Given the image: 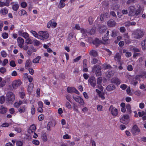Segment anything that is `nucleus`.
<instances>
[{
  "label": "nucleus",
  "mask_w": 146,
  "mask_h": 146,
  "mask_svg": "<svg viewBox=\"0 0 146 146\" xmlns=\"http://www.w3.org/2000/svg\"><path fill=\"white\" fill-rule=\"evenodd\" d=\"M106 31V28L105 27H101L99 28V31L100 33H105Z\"/></svg>",
  "instance_id": "35"
},
{
  "label": "nucleus",
  "mask_w": 146,
  "mask_h": 146,
  "mask_svg": "<svg viewBox=\"0 0 146 146\" xmlns=\"http://www.w3.org/2000/svg\"><path fill=\"white\" fill-rule=\"evenodd\" d=\"M120 121L121 123L123 124H127L129 121V115L128 114L123 115L122 117L120 119Z\"/></svg>",
  "instance_id": "5"
},
{
  "label": "nucleus",
  "mask_w": 146,
  "mask_h": 146,
  "mask_svg": "<svg viewBox=\"0 0 146 146\" xmlns=\"http://www.w3.org/2000/svg\"><path fill=\"white\" fill-rule=\"evenodd\" d=\"M109 31L108 30L106 31V33L104 35V36L102 37V40L104 42H106L108 40L109 37Z\"/></svg>",
  "instance_id": "20"
},
{
  "label": "nucleus",
  "mask_w": 146,
  "mask_h": 146,
  "mask_svg": "<svg viewBox=\"0 0 146 146\" xmlns=\"http://www.w3.org/2000/svg\"><path fill=\"white\" fill-rule=\"evenodd\" d=\"M39 39L46 41L49 37V34L47 31H40L39 32Z\"/></svg>",
  "instance_id": "2"
},
{
  "label": "nucleus",
  "mask_w": 146,
  "mask_h": 146,
  "mask_svg": "<svg viewBox=\"0 0 146 146\" xmlns=\"http://www.w3.org/2000/svg\"><path fill=\"white\" fill-rule=\"evenodd\" d=\"M30 61L29 60H26L25 65V67H29L30 65Z\"/></svg>",
  "instance_id": "53"
},
{
  "label": "nucleus",
  "mask_w": 146,
  "mask_h": 146,
  "mask_svg": "<svg viewBox=\"0 0 146 146\" xmlns=\"http://www.w3.org/2000/svg\"><path fill=\"white\" fill-rule=\"evenodd\" d=\"M41 58V57L40 56H37L33 60V62L35 63H39V60Z\"/></svg>",
  "instance_id": "36"
},
{
  "label": "nucleus",
  "mask_w": 146,
  "mask_h": 146,
  "mask_svg": "<svg viewBox=\"0 0 146 146\" xmlns=\"http://www.w3.org/2000/svg\"><path fill=\"white\" fill-rule=\"evenodd\" d=\"M18 34L19 36L23 37L25 39H26L29 36V34L26 32H24L23 29L19 31Z\"/></svg>",
  "instance_id": "10"
},
{
  "label": "nucleus",
  "mask_w": 146,
  "mask_h": 146,
  "mask_svg": "<svg viewBox=\"0 0 146 146\" xmlns=\"http://www.w3.org/2000/svg\"><path fill=\"white\" fill-rule=\"evenodd\" d=\"M19 15L21 16L23 15H27L26 11L24 9H22L21 10L19 11Z\"/></svg>",
  "instance_id": "38"
},
{
  "label": "nucleus",
  "mask_w": 146,
  "mask_h": 146,
  "mask_svg": "<svg viewBox=\"0 0 146 146\" xmlns=\"http://www.w3.org/2000/svg\"><path fill=\"white\" fill-rule=\"evenodd\" d=\"M8 60L7 59H4L2 62V66H5L6 64L8 63Z\"/></svg>",
  "instance_id": "59"
},
{
  "label": "nucleus",
  "mask_w": 146,
  "mask_h": 146,
  "mask_svg": "<svg viewBox=\"0 0 146 146\" xmlns=\"http://www.w3.org/2000/svg\"><path fill=\"white\" fill-rule=\"evenodd\" d=\"M36 127L34 124L31 125L29 127V129L28 130L27 132L29 133H31L35 132Z\"/></svg>",
  "instance_id": "17"
},
{
  "label": "nucleus",
  "mask_w": 146,
  "mask_h": 146,
  "mask_svg": "<svg viewBox=\"0 0 146 146\" xmlns=\"http://www.w3.org/2000/svg\"><path fill=\"white\" fill-rule=\"evenodd\" d=\"M66 0H60L59 4V8L60 9L63 8L65 6V2Z\"/></svg>",
  "instance_id": "24"
},
{
  "label": "nucleus",
  "mask_w": 146,
  "mask_h": 146,
  "mask_svg": "<svg viewBox=\"0 0 146 146\" xmlns=\"http://www.w3.org/2000/svg\"><path fill=\"white\" fill-rule=\"evenodd\" d=\"M133 34L134 38L139 39L143 37L144 33L143 31L140 29H137L133 32Z\"/></svg>",
  "instance_id": "3"
},
{
  "label": "nucleus",
  "mask_w": 146,
  "mask_h": 146,
  "mask_svg": "<svg viewBox=\"0 0 146 146\" xmlns=\"http://www.w3.org/2000/svg\"><path fill=\"white\" fill-rule=\"evenodd\" d=\"M30 32L35 37L39 39V34H38L37 32L35 31L31 30Z\"/></svg>",
  "instance_id": "29"
},
{
  "label": "nucleus",
  "mask_w": 146,
  "mask_h": 146,
  "mask_svg": "<svg viewBox=\"0 0 146 146\" xmlns=\"http://www.w3.org/2000/svg\"><path fill=\"white\" fill-rule=\"evenodd\" d=\"M121 56L120 54L118 53H117L114 56V59L115 61L117 62L121 60Z\"/></svg>",
  "instance_id": "26"
},
{
  "label": "nucleus",
  "mask_w": 146,
  "mask_h": 146,
  "mask_svg": "<svg viewBox=\"0 0 146 146\" xmlns=\"http://www.w3.org/2000/svg\"><path fill=\"white\" fill-rule=\"evenodd\" d=\"M73 33H70L68 36V40L70 41V40L73 38Z\"/></svg>",
  "instance_id": "49"
},
{
  "label": "nucleus",
  "mask_w": 146,
  "mask_h": 146,
  "mask_svg": "<svg viewBox=\"0 0 146 146\" xmlns=\"http://www.w3.org/2000/svg\"><path fill=\"white\" fill-rule=\"evenodd\" d=\"M44 115L41 114L38 116V119L40 121H41L44 119Z\"/></svg>",
  "instance_id": "57"
},
{
  "label": "nucleus",
  "mask_w": 146,
  "mask_h": 146,
  "mask_svg": "<svg viewBox=\"0 0 146 146\" xmlns=\"http://www.w3.org/2000/svg\"><path fill=\"white\" fill-rule=\"evenodd\" d=\"M19 94L20 98L22 99H23L25 95V93L24 92H20Z\"/></svg>",
  "instance_id": "48"
},
{
  "label": "nucleus",
  "mask_w": 146,
  "mask_h": 146,
  "mask_svg": "<svg viewBox=\"0 0 146 146\" xmlns=\"http://www.w3.org/2000/svg\"><path fill=\"white\" fill-rule=\"evenodd\" d=\"M119 31L117 30L114 29L111 31V36L114 38L115 37L117 36V35Z\"/></svg>",
  "instance_id": "23"
},
{
  "label": "nucleus",
  "mask_w": 146,
  "mask_h": 146,
  "mask_svg": "<svg viewBox=\"0 0 146 146\" xmlns=\"http://www.w3.org/2000/svg\"><path fill=\"white\" fill-rule=\"evenodd\" d=\"M111 83H114L117 86H118L121 83V81L119 79L116 77H114L111 80Z\"/></svg>",
  "instance_id": "14"
},
{
  "label": "nucleus",
  "mask_w": 146,
  "mask_h": 146,
  "mask_svg": "<svg viewBox=\"0 0 146 146\" xmlns=\"http://www.w3.org/2000/svg\"><path fill=\"white\" fill-rule=\"evenodd\" d=\"M102 82V77H99L97 79V84H98L101 85Z\"/></svg>",
  "instance_id": "51"
},
{
  "label": "nucleus",
  "mask_w": 146,
  "mask_h": 146,
  "mask_svg": "<svg viewBox=\"0 0 146 146\" xmlns=\"http://www.w3.org/2000/svg\"><path fill=\"white\" fill-rule=\"evenodd\" d=\"M102 67L99 65H94L92 68V71H95L97 76H101L102 75Z\"/></svg>",
  "instance_id": "4"
},
{
  "label": "nucleus",
  "mask_w": 146,
  "mask_h": 146,
  "mask_svg": "<svg viewBox=\"0 0 146 146\" xmlns=\"http://www.w3.org/2000/svg\"><path fill=\"white\" fill-rule=\"evenodd\" d=\"M73 98L74 100L76 102L78 103L81 105H84V102L82 98L80 97L76 96H73Z\"/></svg>",
  "instance_id": "7"
},
{
  "label": "nucleus",
  "mask_w": 146,
  "mask_h": 146,
  "mask_svg": "<svg viewBox=\"0 0 146 146\" xmlns=\"http://www.w3.org/2000/svg\"><path fill=\"white\" fill-rule=\"evenodd\" d=\"M22 83V82L20 80H15L12 83V86L14 89H16L18 86H20Z\"/></svg>",
  "instance_id": "9"
},
{
  "label": "nucleus",
  "mask_w": 146,
  "mask_h": 146,
  "mask_svg": "<svg viewBox=\"0 0 146 146\" xmlns=\"http://www.w3.org/2000/svg\"><path fill=\"white\" fill-rule=\"evenodd\" d=\"M114 73L113 71L110 69L106 72V76L107 78H110L113 75Z\"/></svg>",
  "instance_id": "18"
},
{
  "label": "nucleus",
  "mask_w": 146,
  "mask_h": 146,
  "mask_svg": "<svg viewBox=\"0 0 146 146\" xmlns=\"http://www.w3.org/2000/svg\"><path fill=\"white\" fill-rule=\"evenodd\" d=\"M27 79L30 83L32 82L33 80V79L32 76H28L27 77Z\"/></svg>",
  "instance_id": "63"
},
{
  "label": "nucleus",
  "mask_w": 146,
  "mask_h": 146,
  "mask_svg": "<svg viewBox=\"0 0 146 146\" xmlns=\"http://www.w3.org/2000/svg\"><path fill=\"white\" fill-rule=\"evenodd\" d=\"M119 30L121 33H123L125 32L126 29L124 27H120Z\"/></svg>",
  "instance_id": "56"
},
{
  "label": "nucleus",
  "mask_w": 146,
  "mask_h": 146,
  "mask_svg": "<svg viewBox=\"0 0 146 146\" xmlns=\"http://www.w3.org/2000/svg\"><path fill=\"white\" fill-rule=\"evenodd\" d=\"M141 44L142 49L144 50H146V38L141 42Z\"/></svg>",
  "instance_id": "32"
},
{
  "label": "nucleus",
  "mask_w": 146,
  "mask_h": 146,
  "mask_svg": "<svg viewBox=\"0 0 146 146\" xmlns=\"http://www.w3.org/2000/svg\"><path fill=\"white\" fill-rule=\"evenodd\" d=\"M109 110L110 111L111 114L113 116H116L118 114L117 110L116 108L113 107L112 105H111L110 106L109 108Z\"/></svg>",
  "instance_id": "8"
},
{
  "label": "nucleus",
  "mask_w": 146,
  "mask_h": 146,
  "mask_svg": "<svg viewBox=\"0 0 146 146\" xmlns=\"http://www.w3.org/2000/svg\"><path fill=\"white\" fill-rule=\"evenodd\" d=\"M9 35L7 33H4L2 34V36L3 39H6L8 37Z\"/></svg>",
  "instance_id": "43"
},
{
  "label": "nucleus",
  "mask_w": 146,
  "mask_h": 146,
  "mask_svg": "<svg viewBox=\"0 0 146 146\" xmlns=\"http://www.w3.org/2000/svg\"><path fill=\"white\" fill-rule=\"evenodd\" d=\"M10 65L12 67H15L16 66V64L14 60H12L10 62Z\"/></svg>",
  "instance_id": "44"
},
{
  "label": "nucleus",
  "mask_w": 146,
  "mask_h": 146,
  "mask_svg": "<svg viewBox=\"0 0 146 146\" xmlns=\"http://www.w3.org/2000/svg\"><path fill=\"white\" fill-rule=\"evenodd\" d=\"M94 19L93 18L90 17L89 18L88 21L90 25H92Z\"/></svg>",
  "instance_id": "62"
},
{
  "label": "nucleus",
  "mask_w": 146,
  "mask_h": 146,
  "mask_svg": "<svg viewBox=\"0 0 146 146\" xmlns=\"http://www.w3.org/2000/svg\"><path fill=\"white\" fill-rule=\"evenodd\" d=\"M112 67L110 64H105L102 65V68L104 70H106L111 68Z\"/></svg>",
  "instance_id": "30"
},
{
  "label": "nucleus",
  "mask_w": 146,
  "mask_h": 146,
  "mask_svg": "<svg viewBox=\"0 0 146 146\" xmlns=\"http://www.w3.org/2000/svg\"><path fill=\"white\" fill-rule=\"evenodd\" d=\"M16 145L17 146H22L23 143L21 141H18L16 143Z\"/></svg>",
  "instance_id": "64"
},
{
  "label": "nucleus",
  "mask_w": 146,
  "mask_h": 146,
  "mask_svg": "<svg viewBox=\"0 0 146 146\" xmlns=\"http://www.w3.org/2000/svg\"><path fill=\"white\" fill-rule=\"evenodd\" d=\"M66 106L69 109H71V106L70 103L68 102H66Z\"/></svg>",
  "instance_id": "60"
},
{
  "label": "nucleus",
  "mask_w": 146,
  "mask_h": 146,
  "mask_svg": "<svg viewBox=\"0 0 146 146\" xmlns=\"http://www.w3.org/2000/svg\"><path fill=\"white\" fill-rule=\"evenodd\" d=\"M107 24L110 27H113L115 26L116 25V22L114 20L112 19H111L108 21L107 22Z\"/></svg>",
  "instance_id": "16"
},
{
  "label": "nucleus",
  "mask_w": 146,
  "mask_h": 146,
  "mask_svg": "<svg viewBox=\"0 0 146 146\" xmlns=\"http://www.w3.org/2000/svg\"><path fill=\"white\" fill-rule=\"evenodd\" d=\"M32 143L35 146H38L40 144V142L38 140L34 139L32 141Z\"/></svg>",
  "instance_id": "40"
},
{
  "label": "nucleus",
  "mask_w": 146,
  "mask_h": 146,
  "mask_svg": "<svg viewBox=\"0 0 146 146\" xmlns=\"http://www.w3.org/2000/svg\"><path fill=\"white\" fill-rule=\"evenodd\" d=\"M41 138L43 141H46L47 140V138L46 135V133H42Z\"/></svg>",
  "instance_id": "31"
},
{
  "label": "nucleus",
  "mask_w": 146,
  "mask_h": 146,
  "mask_svg": "<svg viewBox=\"0 0 146 146\" xmlns=\"http://www.w3.org/2000/svg\"><path fill=\"white\" fill-rule=\"evenodd\" d=\"M35 112V109L34 105H32L31 107V113L32 115H34Z\"/></svg>",
  "instance_id": "42"
},
{
  "label": "nucleus",
  "mask_w": 146,
  "mask_h": 146,
  "mask_svg": "<svg viewBox=\"0 0 146 146\" xmlns=\"http://www.w3.org/2000/svg\"><path fill=\"white\" fill-rule=\"evenodd\" d=\"M34 84L33 83L30 84L28 86V90L29 92H31L33 90Z\"/></svg>",
  "instance_id": "34"
},
{
  "label": "nucleus",
  "mask_w": 146,
  "mask_h": 146,
  "mask_svg": "<svg viewBox=\"0 0 146 146\" xmlns=\"http://www.w3.org/2000/svg\"><path fill=\"white\" fill-rule=\"evenodd\" d=\"M102 41L101 40H100L98 38H96L92 41V43L93 44L95 45L97 47L101 43H102Z\"/></svg>",
  "instance_id": "19"
},
{
  "label": "nucleus",
  "mask_w": 146,
  "mask_h": 146,
  "mask_svg": "<svg viewBox=\"0 0 146 146\" xmlns=\"http://www.w3.org/2000/svg\"><path fill=\"white\" fill-rule=\"evenodd\" d=\"M1 56L4 58L5 57L7 56V53L4 50L1 52Z\"/></svg>",
  "instance_id": "55"
},
{
  "label": "nucleus",
  "mask_w": 146,
  "mask_h": 146,
  "mask_svg": "<svg viewBox=\"0 0 146 146\" xmlns=\"http://www.w3.org/2000/svg\"><path fill=\"white\" fill-rule=\"evenodd\" d=\"M57 24L55 22L54 20H50L47 24V27L50 28L51 27L52 28H55L57 26Z\"/></svg>",
  "instance_id": "11"
},
{
  "label": "nucleus",
  "mask_w": 146,
  "mask_h": 146,
  "mask_svg": "<svg viewBox=\"0 0 146 146\" xmlns=\"http://www.w3.org/2000/svg\"><path fill=\"white\" fill-rule=\"evenodd\" d=\"M24 42V39L21 37H19L17 39V42L18 46L19 47H22L23 45Z\"/></svg>",
  "instance_id": "15"
},
{
  "label": "nucleus",
  "mask_w": 146,
  "mask_h": 146,
  "mask_svg": "<svg viewBox=\"0 0 146 146\" xmlns=\"http://www.w3.org/2000/svg\"><path fill=\"white\" fill-rule=\"evenodd\" d=\"M140 131L139 129L136 125H135L133 126L131 131L133 135H138Z\"/></svg>",
  "instance_id": "6"
},
{
  "label": "nucleus",
  "mask_w": 146,
  "mask_h": 146,
  "mask_svg": "<svg viewBox=\"0 0 146 146\" xmlns=\"http://www.w3.org/2000/svg\"><path fill=\"white\" fill-rule=\"evenodd\" d=\"M89 54L90 55L94 57H96L98 55L97 52L95 50H92L90 51Z\"/></svg>",
  "instance_id": "27"
},
{
  "label": "nucleus",
  "mask_w": 146,
  "mask_h": 146,
  "mask_svg": "<svg viewBox=\"0 0 146 146\" xmlns=\"http://www.w3.org/2000/svg\"><path fill=\"white\" fill-rule=\"evenodd\" d=\"M21 6L22 8H25L27 6V4L25 2H23L21 3Z\"/></svg>",
  "instance_id": "54"
},
{
  "label": "nucleus",
  "mask_w": 146,
  "mask_h": 146,
  "mask_svg": "<svg viewBox=\"0 0 146 146\" xmlns=\"http://www.w3.org/2000/svg\"><path fill=\"white\" fill-rule=\"evenodd\" d=\"M136 9L135 6H131L129 8L128 10L129 11V14L130 16H134V13Z\"/></svg>",
  "instance_id": "12"
},
{
  "label": "nucleus",
  "mask_w": 146,
  "mask_h": 146,
  "mask_svg": "<svg viewBox=\"0 0 146 146\" xmlns=\"http://www.w3.org/2000/svg\"><path fill=\"white\" fill-rule=\"evenodd\" d=\"M96 29H91L89 32V33L91 35H93L95 33Z\"/></svg>",
  "instance_id": "61"
},
{
  "label": "nucleus",
  "mask_w": 146,
  "mask_h": 146,
  "mask_svg": "<svg viewBox=\"0 0 146 146\" xmlns=\"http://www.w3.org/2000/svg\"><path fill=\"white\" fill-rule=\"evenodd\" d=\"M6 83V82L5 80H2L0 82V88L3 87L4 86Z\"/></svg>",
  "instance_id": "45"
},
{
  "label": "nucleus",
  "mask_w": 146,
  "mask_h": 146,
  "mask_svg": "<svg viewBox=\"0 0 146 146\" xmlns=\"http://www.w3.org/2000/svg\"><path fill=\"white\" fill-rule=\"evenodd\" d=\"M26 107L25 105L21 106L18 109V111L21 113H24L25 111Z\"/></svg>",
  "instance_id": "25"
},
{
  "label": "nucleus",
  "mask_w": 146,
  "mask_h": 146,
  "mask_svg": "<svg viewBox=\"0 0 146 146\" xmlns=\"http://www.w3.org/2000/svg\"><path fill=\"white\" fill-rule=\"evenodd\" d=\"M88 82L90 83L91 86L94 87L96 85V81L95 79L93 77H91L88 79Z\"/></svg>",
  "instance_id": "13"
},
{
  "label": "nucleus",
  "mask_w": 146,
  "mask_h": 146,
  "mask_svg": "<svg viewBox=\"0 0 146 146\" xmlns=\"http://www.w3.org/2000/svg\"><path fill=\"white\" fill-rule=\"evenodd\" d=\"M115 88V86L112 84H110L107 86L106 89L107 91H112Z\"/></svg>",
  "instance_id": "21"
},
{
  "label": "nucleus",
  "mask_w": 146,
  "mask_h": 146,
  "mask_svg": "<svg viewBox=\"0 0 146 146\" xmlns=\"http://www.w3.org/2000/svg\"><path fill=\"white\" fill-rule=\"evenodd\" d=\"M34 45L35 46H38L41 44L40 42L37 40H34Z\"/></svg>",
  "instance_id": "46"
},
{
  "label": "nucleus",
  "mask_w": 146,
  "mask_h": 146,
  "mask_svg": "<svg viewBox=\"0 0 146 146\" xmlns=\"http://www.w3.org/2000/svg\"><path fill=\"white\" fill-rule=\"evenodd\" d=\"M126 108L129 113H131V106L129 104H127L125 106Z\"/></svg>",
  "instance_id": "37"
},
{
  "label": "nucleus",
  "mask_w": 146,
  "mask_h": 146,
  "mask_svg": "<svg viewBox=\"0 0 146 146\" xmlns=\"http://www.w3.org/2000/svg\"><path fill=\"white\" fill-rule=\"evenodd\" d=\"M0 14L3 15H5L8 13V11L7 9L3 8L0 11Z\"/></svg>",
  "instance_id": "28"
},
{
  "label": "nucleus",
  "mask_w": 146,
  "mask_h": 146,
  "mask_svg": "<svg viewBox=\"0 0 146 146\" xmlns=\"http://www.w3.org/2000/svg\"><path fill=\"white\" fill-rule=\"evenodd\" d=\"M15 95L13 92H8L6 94V100L9 104H12L15 100Z\"/></svg>",
  "instance_id": "1"
},
{
  "label": "nucleus",
  "mask_w": 146,
  "mask_h": 146,
  "mask_svg": "<svg viewBox=\"0 0 146 146\" xmlns=\"http://www.w3.org/2000/svg\"><path fill=\"white\" fill-rule=\"evenodd\" d=\"M75 88L73 87H68L67 88V92L69 93H73Z\"/></svg>",
  "instance_id": "33"
},
{
  "label": "nucleus",
  "mask_w": 146,
  "mask_h": 146,
  "mask_svg": "<svg viewBox=\"0 0 146 146\" xmlns=\"http://www.w3.org/2000/svg\"><path fill=\"white\" fill-rule=\"evenodd\" d=\"M7 110V108L4 107L3 106H1L0 109V113L4 114L6 113Z\"/></svg>",
  "instance_id": "22"
},
{
  "label": "nucleus",
  "mask_w": 146,
  "mask_h": 146,
  "mask_svg": "<svg viewBox=\"0 0 146 146\" xmlns=\"http://www.w3.org/2000/svg\"><path fill=\"white\" fill-rule=\"evenodd\" d=\"M5 101V98L4 96H2L0 97V103L3 104Z\"/></svg>",
  "instance_id": "47"
},
{
  "label": "nucleus",
  "mask_w": 146,
  "mask_h": 146,
  "mask_svg": "<svg viewBox=\"0 0 146 146\" xmlns=\"http://www.w3.org/2000/svg\"><path fill=\"white\" fill-rule=\"evenodd\" d=\"M133 50L134 52H140L141 49H139L138 48L134 47L133 48Z\"/></svg>",
  "instance_id": "52"
},
{
  "label": "nucleus",
  "mask_w": 146,
  "mask_h": 146,
  "mask_svg": "<svg viewBox=\"0 0 146 146\" xmlns=\"http://www.w3.org/2000/svg\"><path fill=\"white\" fill-rule=\"evenodd\" d=\"M26 39V40L27 41L26 42L27 44L32 43V41L31 40V38L29 37V36Z\"/></svg>",
  "instance_id": "50"
},
{
  "label": "nucleus",
  "mask_w": 146,
  "mask_h": 146,
  "mask_svg": "<svg viewBox=\"0 0 146 146\" xmlns=\"http://www.w3.org/2000/svg\"><path fill=\"white\" fill-rule=\"evenodd\" d=\"M6 71V69L4 67H1L0 68V72L2 74H4Z\"/></svg>",
  "instance_id": "58"
},
{
  "label": "nucleus",
  "mask_w": 146,
  "mask_h": 146,
  "mask_svg": "<svg viewBox=\"0 0 146 146\" xmlns=\"http://www.w3.org/2000/svg\"><path fill=\"white\" fill-rule=\"evenodd\" d=\"M19 8V5L18 4H13L12 6V9L15 11H17Z\"/></svg>",
  "instance_id": "41"
},
{
  "label": "nucleus",
  "mask_w": 146,
  "mask_h": 146,
  "mask_svg": "<svg viewBox=\"0 0 146 146\" xmlns=\"http://www.w3.org/2000/svg\"><path fill=\"white\" fill-rule=\"evenodd\" d=\"M141 11V9L140 8H138L136 10L135 9V13H134V16H137L139 15Z\"/></svg>",
  "instance_id": "39"
}]
</instances>
